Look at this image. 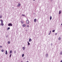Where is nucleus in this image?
<instances>
[{
	"label": "nucleus",
	"instance_id": "nucleus-10",
	"mask_svg": "<svg viewBox=\"0 0 62 62\" xmlns=\"http://www.w3.org/2000/svg\"><path fill=\"white\" fill-rule=\"evenodd\" d=\"M34 22H36V21H37V19H34Z\"/></svg>",
	"mask_w": 62,
	"mask_h": 62
},
{
	"label": "nucleus",
	"instance_id": "nucleus-3",
	"mask_svg": "<svg viewBox=\"0 0 62 62\" xmlns=\"http://www.w3.org/2000/svg\"><path fill=\"white\" fill-rule=\"evenodd\" d=\"M26 23L27 24H29V21L28 20H27Z\"/></svg>",
	"mask_w": 62,
	"mask_h": 62
},
{
	"label": "nucleus",
	"instance_id": "nucleus-21",
	"mask_svg": "<svg viewBox=\"0 0 62 62\" xmlns=\"http://www.w3.org/2000/svg\"><path fill=\"white\" fill-rule=\"evenodd\" d=\"M10 43V41H9L8 42V44H9V43Z\"/></svg>",
	"mask_w": 62,
	"mask_h": 62
},
{
	"label": "nucleus",
	"instance_id": "nucleus-6",
	"mask_svg": "<svg viewBox=\"0 0 62 62\" xmlns=\"http://www.w3.org/2000/svg\"><path fill=\"white\" fill-rule=\"evenodd\" d=\"M61 13V11H60L59 13V14H60Z\"/></svg>",
	"mask_w": 62,
	"mask_h": 62
},
{
	"label": "nucleus",
	"instance_id": "nucleus-11",
	"mask_svg": "<svg viewBox=\"0 0 62 62\" xmlns=\"http://www.w3.org/2000/svg\"><path fill=\"white\" fill-rule=\"evenodd\" d=\"M25 47H23V50H25Z\"/></svg>",
	"mask_w": 62,
	"mask_h": 62
},
{
	"label": "nucleus",
	"instance_id": "nucleus-19",
	"mask_svg": "<svg viewBox=\"0 0 62 62\" xmlns=\"http://www.w3.org/2000/svg\"><path fill=\"white\" fill-rule=\"evenodd\" d=\"M24 56V54H23L22 55V57H23Z\"/></svg>",
	"mask_w": 62,
	"mask_h": 62
},
{
	"label": "nucleus",
	"instance_id": "nucleus-1",
	"mask_svg": "<svg viewBox=\"0 0 62 62\" xmlns=\"http://www.w3.org/2000/svg\"><path fill=\"white\" fill-rule=\"evenodd\" d=\"M0 21L1 22V24L2 26L4 25V24H3V21L2 20H1Z\"/></svg>",
	"mask_w": 62,
	"mask_h": 62
},
{
	"label": "nucleus",
	"instance_id": "nucleus-13",
	"mask_svg": "<svg viewBox=\"0 0 62 62\" xmlns=\"http://www.w3.org/2000/svg\"><path fill=\"white\" fill-rule=\"evenodd\" d=\"M28 45H30V43H29V41L28 42Z\"/></svg>",
	"mask_w": 62,
	"mask_h": 62
},
{
	"label": "nucleus",
	"instance_id": "nucleus-32",
	"mask_svg": "<svg viewBox=\"0 0 62 62\" xmlns=\"http://www.w3.org/2000/svg\"><path fill=\"white\" fill-rule=\"evenodd\" d=\"M51 31H50V33H51Z\"/></svg>",
	"mask_w": 62,
	"mask_h": 62
},
{
	"label": "nucleus",
	"instance_id": "nucleus-7",
	"mask_svg": "<svg viewBox=\"0 0 62 62\" xmlns=\"http://www.w3.org/2000/svg\"><path fill=\"white\" fill-rule=\"evenodd\" d=\"M32 41V39L31 38H30L29 39V42H30V41Z\"/></svg>",
	"mask_w": 62,
	"mask_h": 62
},
{
	"label": "nucleus",
	"instance_id": "nucleus-27",
	"mask_svg": "<svg viewBox=\"0 0 62 62\" xmlns=\"http://www.w3.org/2000/svg\"><path fill=\"white\" fill-rule=\"evenodd\" d=\"M0 48H2V46H0Z\"/></svg>",
	"mask_w": 62,
	"mask_h": 62
},
{
	"label": "nucleus",
	"instance_id": "nucleus-4",
	"mask_svg": "<svg viewBox=\"0 0 62 62\" xmlns=\"http://www.w3.org/2000/svg\"><path fill=\"white\" fill-rule=\"evenodd\" d=\"M26 25V24H24L23 25V27H25Z\"/></svg>",
	"mask_w": 62,
	"mask_h": 62
},
{
	"label": "nucleus",
	"instance_id": "nucleus-14",
	"mask_svg": "<svg viewBox=\"0 0 62 62\" xmlns=\"http://www.w3.org/2000/svg\"><path fill=\"white\" fill-rule=\"evenodd\" d=\"M1 51L2 52H4V50L2 49L1 50Z\"/></svg>",
	"mask_w": 62,
	"mask_h": 62
},
{
	"label": "nucleus",
	"instance_id": "nucleus-33",
	"mask_svg": "<svg viewBox=\"0 0 62 62\" xmlns=\"http://www.w3.org/2000/svg\"><path fill=\"white\" fill-rule=\"evenodd\" d=\"M61 25H62V23L61 24Z\"/></svg>",
	"mask_w": 62,
	"mask_h": 62
},
{
	"label": "nucleus",
	"instance_id": "nucleus-9",
	"mask_svg": "<svg viewBox=\"0 0 62 62\" xmlns=\"http://www.w3.org/2000/svg\"><path fill=\"white\" fill-rule=\"evenodd\" d=\"M61 38H60V37H59L58 38V40H61Z\"/></svg>",
	"mask_w": 62,
	"mask_h": 62
},
{
	"label": "nucleus",
	"instance_id": "nucleus-26",
	"mask_svg": "<svg viewBox=\"0 0 62 62\" xmlns=\"http://www.w3.org/2000/svg\"><path fill=\"white\" fill-rule=\"evenodd\" d=\"M29 27V25H27V27Z\"/></svg>",
	"mask_w": 62,
	"mask_h": 62
},
{
	"label": "nucleus",
	"instance_id": "nucleus-31",
	"mask_svg": "<svg viewBox=\"0 0 62 62\" xmlns=\"http://www.w3.org/2000/svg\"><path fill=\"white\" fill-rule=\"evenodd\" d=\"M61 62H62V60H61Z\"/></svg>",
	"mask_w": 62,
	"mask_h": 62
},
{
	"label": "nucleus",
	"instance_id": "nucleus-36",
	"mask_svg": "<svg viewBox=\"0 0 62 62\" xmlns=\"http://www.w3.org/2000/svg\"><path fill=\"white\" fill-rule=\"evenodd\" d=\"M21 62H23V61H22Z\"/></svg>",
	"mask_w": 62,
	"mask_h": 62
},
{
	"label": "nucleus",
	"instance_id": "nucleus-18",
	"mask_svg": "<svg viewBox=\"0 0 62 62\" xmlns=\"http://www.w3.org/2000/svg\"><path fill=\"white\" fill-rule=\"evenodd\" d=\"M21 22L22 23H23V21H21Z\"/></svg>",
	"mask_w": 62,
	"mask_h": 62
},
{
	"label": "nucleus",
	"instance_id": "nucleus-12",
	"mask_svg": "<svg viewBox=\"0 0 62 62\" xmlns=\"http://www.w3.org/2000/svg\"><path fill=\"white\" fill-rule=\"evenodd\" d=\"M52 16H50V20H52Z\"/></svg>",
	"mask_w": 62,
	"mask_h": 62
},
{
	"label": "nucleus",
	"instance_id": "nucleus-22",
	"mask_svg": "<svg viewBox=\"0 0 62 62\" xmlns=\"http://www.w3.org/2000/svg\"><path fill=\"white\" fill-rule=\"evenodd\" d=\"M11 55H12L11 54H10V56H9V57H10H10H11Z\"/></svg>",
	"mask_w": 62,
	"mask_h": 62
},
{
	"label": "nucleus",
	"instance_id": "nucleus-8",
	"mask_svg": "<svg viewBox=\"0 0 62 62\" xmlns=\"http://www.w3.org/2000/svg\"><path fill=\"white\" fill-rule=\"evenodd\" d=\"M5 54H8V52H7V50H6V51Z\"/></svg>",
	"mask_w": 62,
	"mask_h": 62
},
{
	"label": "nucleus",
	"instance_id": "nucleus-28",
	"mask_svg": "<svg viewBox=\"0 0 62 62\" xmlns=\"http://www.w3.org/2000/svg\"><path fill=\"white\" fill-rule=\"evenodd\" d=\"M57 33H56L55 34V35H57Z\"/></svg>",
	"mask_w": 62,
	"mask_h": 62
},
{
	"label": "nucleus",
	"instance_id": "nucleus-2",
	"mask_svg": "<svg viewBox=\"0 0 62 62\" xmlns=\"http://www.w3.org/2000/svg\"><path fill=\"white\" fill-rule=\"evenodd\" d=\"M8 26H12V24L11 23H9L8 24Z\"/></svg>",
	"mask_w": 62,
	"mask_h": 62
},
{
	"label": "nucleus",
	"instance_id": "nucleus-24",
	"mask_svg": "<svg viewBox=\"0 0 62 62\" xmlns=\"http://www.w3.org/2000/svg\"><path fill=\"white\" fill-rule=\"evenodd\" d=\"M2 18V16H0V18Z\"/></svg>",
	"mask_w": 62,
	"mask_h": 62
},
{
	"label": "nucleus",
	"instance_id": "nucleus-37",
	"mask_svg": "<svg viewBox=\"0 0 62 62\" xmlns=\"http://www.w3.org/2000/svg\"><path fill=\"white\" fill-rule=\"evenodd\" d=\"M35 0H33V1H35Z\"/></svg>",
	"mask_w": 62,
	"mask_h": 62
},
{
	"label": "nucleus",
	"instance_id": "nucleus-30",
	"mask_svg": "<svg viewBox=\"0 0 62 62\" xmlns=\"http://www.w3.org/2000/svg\"><path fill=\"white\" fill-rule=\"evenodd\" d=\"M14 52H15V53H16V51H15Z\"/></svg>",
	"mask_w": 62,
	"mask_h": 62
},
{
	"label": "nucleus",
	"instance_id": "nucleus-34",
	"mask_svg": "<svg viewBox=\"0 0 62 62\" xmlns=\"http://www.w3.org/2000/svg\"><path fill=\"white\" fill-rule=\"evenodd\" d=\"M28 62V61H27V62Z\"/></svg>",
	"mask_w": 62,
	"mask_h": 62
},
{
	"label": "nucleus",
	"instance_id": "nucleus-15",
	"mask_svg": "<svg viewBox=\"0 0 62 62\" xmlns=\"http://www.w3.org/2000/svg\"><path fill=\"white\" fill-rule=\"evenodd\" d=\"M10 54H11L12 53V51L11 50L10 52Z\"/></svg>",
	"mask_w": 62,
	"mask_h": 62
},
{
	"label": "nucleus",
	"instance_id": "nucleus-5",
	"mask_svg": "<svg viewBox=\"0 0 62 62\" xmlns=\"http://www.w3.org/2000/svg\"><path fill=\"white\" fill-rule=\"evenodd\" d=\"M21 6V4L20 3H18V4L17 7H19Z\"/></svg>",
	"mask_w": 62,
	"mask_h": 62
},
{
	"label": "nucleus",
	"instance_id": "nucleus-29",
	"mask_svg": "<svg viewBox=\"0 0 62 62\" xmlns=\"http://www.w3.org/2000/svg\"><path fill=\"white\" fill-rule=\"evenodd\" d=\"M50 35V33H49V35Z\"/></svg>",
	"mask_w": 62,
	"mask_h": 62
},
{
	"label": "nucleus",
	"instance_id": "nucleus-20",
	"mask_svg": "<svg viewBox=\"0 0 62 62\" xmlns=\"http://www.w3.org/2000/svg\"><path fill=\"white\" fill-rule=\"evenodd\" d=\"M54 31H55V30H53V31H52V32H54Z\"/></svg>",
	"mask_w": 62,
	"mask_h": 62
},
{
	"label": "nucleus",
	"instance_id": "nucleus-23",
	"mask_svg": "<svg viewBox=\"0 0 62 62\" xmlns=\"http://www.w3.org/2000/svg\"><path fill=\"white\" fill-rule=\"evenodd\" d=\"M22 15L23 16H25V15Z\"/></svg>",
	"mask_w": 62,
	"mask_h": 62
},
{
	"label": "nucleus",
	"instance_id": "nucleus-25",
	"mask_svg": "<svg viewBox=\"0 0 62 62\" xmlns=\"http://www.w3.org/2000/svg\"><path fill=\"white\" fill-rule=\"evenodd\" d=\"M60 54H62V52H61V53H60Z\"/></svg>",
	"mask_w": 62,
	"mask_h": 62
},
{
	"label": "nucleus",
	"instance_id": "nucleus-16",
	"mask_svg": "<svg viewBox=\"0 0 62 62\" xmlns=\"http://www.w3.org/2000/svg\"><path fill=\"white\" fill-rule=\"evenodd\" d=\"M9 29H10V28L9 27L8 28V29H7V30H9Z\"/></svg>",
	"mask_w": 62,
	"mask_h": 62
},
{
	"label": "nucleus",
	"instance_id": "nucleus-17",
	"mask_svg": "<svg viewBox=\"0 0 62 62\" xmlns=\"http://www.w3.org/2000/svg\"><path fill=\"white\" fill-rule=\"evenodd\" d=\"M48 54H46V57H48Z\"/></svg>",
	"mask_w": 62,
	"mask_h": 62
},
{
	"label": "nucleus",
	"instance_id": "nucleus-35",
	"mask_svg": "<svg viewBox=\"0 0 62 62\" xmlns=\"http://www.w3.org/2000/svg\"><path fill=\"white\" fill-rule=\"evenodd\" d=\"M53 0H51V1H52Z\"/></svg>",
	"mask_w": 62,
	"mask_h": 62
}]
</instances>
